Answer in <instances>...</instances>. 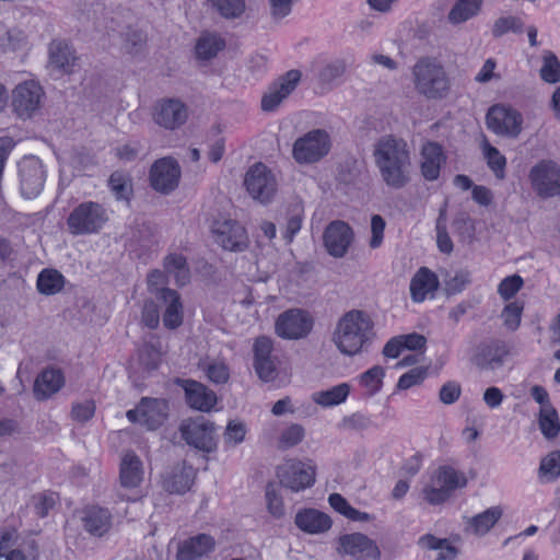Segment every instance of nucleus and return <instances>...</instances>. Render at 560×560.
Instances as JSON below:
<instances>
[{
    "label": "nucleus",
    "instance_id": "nucleus-49",
    "mask_svg": "<svg viewBox=\"0 0 560 560\" xmlns=\"http://www.w3.org/2000/svg\"><path fill=\"white\" fill-rule=\"evenodd\" d=\"M385 371L380 365H374L361 375V384L368 389L370 396L380 392Z\"/></svg>",
    "mask_w": 560,
    "mask_h": 560
},
{
    "label": "nucleus",
    "instance_id": "nucleus-42",
    "mask_svg": "<svg viewBox=\"0 0 560 560\" xmlns=\"http://www.w3.org/2000/svg\"><path fill=\"white\" fill-rule=\"evenodd\" d=\"M560 477V451H552L541 458L538 478L541 482H555Z\"/></svg>",
    "mask_w": 560,
    "mask_h": 560
},
{
    "label": "nucleus",
    "instance_id": "nucleus-39",
    "mask_svg": "<svg viewBox=\"0 0 560 560\" xmlns=\"http://www.w3.org/2000/svg\"><path fill=\"white\" fill-rule=\"evenodd\" d=\"M503 511L500 506H492L471 517L469 525L476 535H485L501 518Z\"/></svg>",
    "mask_w": 560,
    "mask_h": 560
},
{
    "label": "nucleus",
    "instance_id": "nucleus-43",
    "mask_svg": "<svg viewBox=\"0 0 560 560\" xmlns=\"http://www.w3.org/2000/svg\"><path fill=\"white\" fill-rule=\"evenodd\" d=\"M211 7L224 19L234 20L246 10L245 0H209Z\"/></svg>",
    "mask_w": 560,
    "mask_h": 560
},
{
    "label": "nucleus",
    "instance_id": "nucleus-58",
    "mask_svg": "<svg viewBox=\"0 0 560 560\" xmlns=\"http://www.w3.org/2000/svg\"><path fill=\"white\" fill-rule=\"evenodd\" d=\"M523 279L518 275H513L504 278L498 288V293L504 300L513 298L522 288Z\"/></svg>",
    "mask_w": 560,
    "mask_h": 560
},
{
    "label": "nucleus",
    "instance_id": "nucleus-28",
    "mask_svg": "<svg viewBox=\"0 0 560 560\" xmlns=\"http://www.w3.org/2000/svg\"><path fill=\"white\" fill-rule=\"evenodd\" d=\"M195 478V468L186 462L179 463L164 479V489L170 493L183 494L194 485Z\"/></svg>",
    "mask_w": 560,
    "mask_h": 560
},
{
    "label": "nucleus",
    "instance_id": "nucleus-46",
    "mask_svg": "<svg viewBox=\"0 0 560 560\" xmlns=\"http://www.w3.org/2000/svg\"><path fill=\"white\" fill-rule=\"evenodd\" d=\"M303 206L300 202H294L288 208V219H287V228L284 232V238L288 243H291L296 235V233L301 230L302 220H303Z\"/></svg>",
    "mask_w": 560,
    "mask_h": 560
},
{
    "label": "nucleus",
    "instance_id": "nucleus-18",
    "mask_svg": "<svg viewBox=\"0 0 560 560\" xmlns=\"http://www.w3.org/2000/svg\"><path fill=\"white\" fill-rule=\"evenodd\" d=\"M315 474V467L303 462H291L277 469L280 483L295 492L312 487Z\"/></svg>",
    "mask_w": 560,
    "mask_h": 560
},
{
    "label": "nucleus",
    "instance_id": "nucleus-13",
    "mask_svg": "<svg viewBox=\"0 0 560 560\" xmlns=\"http://www.w3.org/2000/svg\"><path fill=\"white\" fill-rule=\"evenodd\" d=\"M21 192L25 198H35L42 191L46 171L42 161L36 156H25L18 165Z\"/></svg>",
    "mask_w": 560,
    "mask_h": 560
},
{
    "label": "nucleus",
    "instance_id": "nucleus-22",
    "mask_svg": "<svg viewBox=\"0 0 560 560\" xmlns=\"http://www.w3.org/2000/svg\"><path fill=\"white\" fill-rule=\"evenodd\" d=\"M187 118V107L179 100H163L154 107L153 120L165 129L174 130L184 125Z\"/></svg>",
    "mask_w": 560,
    "mask_h": 560
},
{
    "label": "nucleus",
    "instance_id": "nucleus-1",
    "mask_svg": "<svg viewBox=\"0 0 560 560\" xmlns=\"http://www.w3.org/2000/svg\"><path fill=\"white\" fill-rule=\"evenodd\" d=\"M373 158L382 180L393 189H401L411 179V154L408 143L393 135L378 138L373 144Z\"/></svg>",
    "mask_w": 560,
    "mask_h": 560
},
{
    "label": "nucleus",
    "instance_id": "nucleus-14",
    "mask_svg": "<svg viewBox=\"0 0 560 560\" xmlns=\"http://www.w3.org/2000/svg\"><path fill=\"white\" fill-rule=\"evenodd\" d=\"M509 353L510 347L505 341L490 339L475 347L470 361L480 370L494 371L504 364Z\"/></svg>",
    "mask_w": 560,
    "mask_h": 560
},
{
    "label": "nucleus",
    "instance_id": "nucleus-53",
    "mask_svg": "<svg viewBox=\"0 0 560 560\" xmlns=\"http://www.w3.org/2000/svg\"><path fill=\"white\" fill-rule=\"evenodd\" d=\"M523 305L518 302L509 303L502 311L504 326L509 330H516L521 324Z\"/></svg>",
    "mask_w": 560,
    "mask_h": 560
},
{
    "label": "nucleus",
    "instance_id": "nucleus-35",
    "mask_svg": "<svg viewBox=\"0 0 560 560\" xmlns=\"http://www.w3.org/2000/svg\"><path fill=\"white\" fill-rule=\"evenodd\" d=\"M75 56L70 49L68 44L63 42L54 40L49 45V66L61 70L63 72H70L74 65Z\"/></svg>",
    "mask_w": 560,
    "mask_h": 560
},
{
    "label": "nucleus",
    "instance_id": "nucleus-50",
    "mask_svg": "<svg viewBox=\"0 0 560 560\" xmlns=\"http://www.w3.org/2000/svg\"><path fill=\"white\" fill-rule=\"evenodd\" d=\"M109 187L117 199L129 200L132 192L131 182L122 173L115 172L108 179Z\"/></svg>",
    "mask_w": 560,
    "mask_h": 560
},
{
    "label": "nucleus",
    "instance_id": "nucleus-56",
    "mask_svg": "<svg viewBox=\"0 0 560 560\" xmlns=\"http://www.w3.org/2000/svg\"><path fill=\"white\" fill-rule=\"evenodd\" d=\"M471 282L468 270H458L453 277L445 281V292L453 295L462 292Z\"/></svg>",
    "mask_w": 560,
    "mask_h": 560
},
{
    "label": "nucleus",
    "instance_id": "nucleus-15",
    "mask_svg": "<svg viewBox=\"0 0 560 560\" xmlns=\"http://www.w3.org/2000/svg\"><path fill=\"white\" fill-rule=\"evenodd\" d=\"M337 552L355 560H380L381 550L376 542L361 533L341 535L338 539Z\"/></svg>",
    "mask_w": 560,
    "mask_h": 560
},
{
    "label": "nucleus",
    "instance_id": "nucleus-5",
    "mask_svg": "<svg viewBox=\"0 0 560 560\" xmlns=\"http://www.w3.org/2000/svg\"><path fill=\"white\" fill-rule=\"evenodd\" d=\"M107 220V212L102 205L85 201L71 211L67 219V225L73 235L92 234L97 233Z\"/></svg>",
    "mask_w": 560,
    "mask_h": 560
},
{
    "label": "nucleus",
    "instance_id": "nucleus-60",
    "mask_svg": "<svg viewBox=\"0 0 560 560\" xmlns=\"http://www.w3.org/2000/svg\"><path fill=\"white\" fill-rule=\"evenodd\" d=\"M346 69L347 66L343 60H336L322 69L319 78L323 82L330 83L334 80L341 78L345 74Z\"/></svg>",
    "mask_w": 560,
    "mask_h": 560
},
{
    "label": "nucleus",
    "instance_id": "nucleus-11",
    "mask_svg": "<svg viewBox=\"0 0 560 560\" xmlns=\"http://www.w3.org/2000/svg\"><path fill=\"white\" fill-rule=\"evenodd\" d=\"M168 410L166 399L143 397L137 408L128 410L126 416L130 422H138L149 430H155L166 421Z\"/></svg>",
    "mask_w": 560,
    "mask_h": 560
},
{
    "label": "nucleus",
    "instance_id": "nucleus-21",
    "mask_svg": "<svg viewBox=\"0 0 560 560\" xmlns=\"http://www.w3.org/2000/svg\"><path fill=\"white\" fill-rule=\"evenodd\" d=\"M273 342L267 336H259L253 345L254 369L258 377L270 382L277 376L276 358L272 355Z\"/></svg>",
    "mask_w": 560,
    "mask_h": 560
},
{
    "label": "nucleus",
    "instance_id": "nucleus-57",
    "mask_svg": "<svg viewBox=\"0 0 560 560\" xmlns=\"http://www.w3.org/2000/svg\"><path fill=\"white\" fill-rule=\"evenodd\" d=\"M39 549L35 540H31L23 548H16L5 555V560H38Z\"/></svg>",
    "mask_w": 560,
    "mask_h": 560
},
{
    "label": "nucleus",
    "instance_id": "nucleus-63",
    "mask_svg": "<svg viewBox=\"0 0 560 560\" xmlns=\"http://www.w3.org/2000/svg\"><path fill=\"white\" fill-rule=\"evenodd\" d=\"M427 375V370L422 368H415L410 370L409 372L402 374L397 383V387L399 389H408L412 387L413 385L419 384L421 381L424 380Z\"/></svg>",
    "mask_w": 560,
    "mask_h": 560
},
{
    "label": "nucleus",
    "instance_id": "nucleus-37",
    "mask_svg": "<svg viewBox=\"0 0 560 560\" xmlns=\"http://www.w3.org/2000/svg\"><path fill=\"white\" fill-rule=\"evenodd\" d=\"M225 47L224 39L211 33L202 34L196 44V55L199 59L210 60Z\"/></svg>",
    "mask_w": 560,
    "mask_h": 560
},
{
    "label": "nucleus",
    "instance_id": "nucleus-4",
    "mask_svg": "<svg viewBox=\"0 0 560 560\" xmlns=\"http://www.w3.org/2000/svg\"><path fill=\"white\" fill-rule=\"evenodd\" d=\"M466 485L467 478L464 472L450 465H443L432 474L430 483L422 489L423 499L431 505H439L447 501L453 491Z\"/></svg>",
    "mask_w": 560,
    "mask_h": 560
},
{
    "label": "nucleus",
    "instance_id": "nucleus-30",
    "mask_svg": "<svg viewBox=\"0 0 560 560\" xmlns=\"http://www.w3.org/2000/svg\"><path fill=\"white\" fill-rule=\"evenodd\" d=\"M439 284L436 275L429 268L421 267L410 281L412 301L417 303L423 302L429 294H434Z\"/></svg>",
    "mask_w": 560,
    "mask_h": 560
},
{
    "label": "nucleus",
    "instance_id": "nucleus-41",
    "mask_svg": "<svg viewBox=\"0 0 560 560\" xmlns=\"http://www.w3.org/2000/svg\"><path fill=\"white\" fill-rule=\"evenodd\" d=\"M63 276L55 269H44L37 278V289L40 293L52 295L62 290Z\"/></svg>",
    "mask_w": 560,
    "mask_h": 560
},
{
    "label": "nucleus",
    "instance_id": "nucleus-10",
    "mask_svg": "<svg viewBox=\"0 0 560 560\" xmlns=\"http://www.w3.org/2000/svg\"><path fill=\"white\" fill-rule=\"evenodd\" d=\"M313 325L314 320L308 312L291 308L278 316L275 329L277 335L283 339L298 340L307 337Z\"/></svg>",
    "mask_w": 560,
    "mask_h": 560
},
{
    "label": "nucleus",
    "instance_id": "nucleus-12",
    "mask_svg": "<svg viewBox=\"0 0 560 560\" xmlns=\"http://www.w3.org/2000/svg\"><path fill=\"white\" fill-rule=\"evenodd\" d=\"M529 179L541 198L560 195V167L553 161L544 160L532 167Z\"/></svg>",
    "mask_w": 560,
    "mask_h": 560
},
{
    "label": "nucleus",
    "instance_id": "nucleus-8",
    "mask_svg": "<svg viewBox=\"0 0 560 560\" xmlns=\"http://www.w3.org/2000/svg\"><path fill=\"white\" fill-rule=\"evenodd\" d=\"M244 186L249 196L260 203L270 202L277 192V180L273 173L260 162L247 170Z\"/></svg>",
    "mask_w": 560,
    "mask_h": 560
},
{
    "label": "nucleus",
    "instance_id": "nucleus-24",
    "mask_svg": "<svg viewBox=\"0 0 560 560\" xmlns=\"http://www.w3.org/2000/svg\"><path fill=\"white\" fill-rule=\"evenodd\" d=\"M185 392V398L189 407L208 412L217 404V395L202 383L194 380H177Z\"/></svg>",
    "mask_w": 560,
    "mask_h": 560
},
{
    "label": "nucleus",
    "instance_id": "nucleus-48",
    "mask_svg": "<svg viewBox=\"0 0 560 560\" xmlns=\"http://www.w3.org/2000/svg\"><path fill=\"white\" fill-rule=\"evenodd\" d=\"M540 78L548 83L560 81V62L552 51H545Z\"/></svg>",
    "mask_w": 560,
    "mask_h": 560
},
{
    "label": "nucleus",
    "instance_id": "nucleus-54",
    "mask_svg": "<svg viewBox=\"0 0 560 560\" xmlns=\"http://www.w3.org/2000/svg\"><path fill=\"white\" fill-rule=\"evenodd\" d=\"M246 435L245 423L236 420L229 421L223 433L224 442L229 445L235 446L242 443Z\"/></svg>",
    "mask_w": 560,
    "mask_h": 560
},
{
    "label": "nucleus",
    "instance_id": "nucleus-44",
    "mask_svg": "<svg viewBox=\"0 0 560 560\" xmlns=\"http://www.w3.org/2000/svg\"><path fill=\"white\" fill-rule=\"evenodd\" d=\"M539 428L546 439H553L560 431L557 410L552 406L540 409Z\"/></svg>",
    "mask_w": 560,
    "mask_h": 560
},
{
    "label": "nucleus",
    "instance_id": "nucleus-40",
    "mask_svg": "<svg viewBox=\"0 0 560 560\" xmlns=\"http://www.w3.org/2000/svg\"><path fill=\"white\" fill-rule=\"evenodd\" d=\"M164 269L167 273L174 276L178 285H185L189 282L190 272L186 258L180 254H170L164 258Z\"/></svg>",
    "mask_w": 560,
    "mask_h": 560
},
{
    "label": "nucleus",
    "instance_id": "nucleus-2",
    "mask_svg": "<svg viewBox=\"0 0 560 560\" xmlns=\"http://www.w3.org/2000/svg\"><path fill=\"white\" fill-rule=\"evenodd\" d=\"M374 324L363 311L347 312L338 322L332 341L347 355L359 353L374 337Z\"/></svg>",
    "mask_w": 560,
    "mask_h": 560
},
{
    "label": "nucleus",
    "instance_id": "nucleus-59",
    "mask_svg": "<svg viewBox=\"0 0 560 560\" xmlns=\"http://www.w3.org/2000/svg\"><path fill=\"white\" fill-rule=\"evenodd\" d=\"M32 503L36 515L45 517L56 504V497L52 492H44L33 495Z\"/></svg>",
    "mask_w": 560,
    "mask_h": 560
},
{
    "label": "nucleus",
    "instance_id": "nucleus-45",
    "mask_svg": "<svg viewBox=\"0 0 560 560\" xmlns=\"http://www.w3.org/2000/svg\"><path fill=\"white\" fill-rule=\"evenodd\" d=\"M512 32L515 34H522L524 32V22L521 18L514 15L500 16L492 25V36L500 38L506 33Z\"/></svg>",
    "mask_w": 560,
    "mask_h": 560
},
{
    "label": "nucleus",
    "instance_id": "nucleus-6",
    "mask_svg": "<svg viewBox=\"0 0 560 560\" xmlns=\"http://www.w3.org/2000/svg\"><path fill=\"white\" fill-rule=\"evenodd\" d=\"M330 148L329 133L324 129H313L294 141L292 155L299 164H313L325 158Z\"/></svg>",
    "mask_w": 560,
    "mask_h": 560
},
{
    "label": "nucleus",
    "instance_id": "nucleus-55",
    "mask_svg": "<svg viewBox=\"0 0 560 560\" xmlns=\"http://www.w3.org/2000/svg\"><path fill=\"white\" fill-rule=\"evenodd\" d=\"M267 508L270 514L280 518L284 514L282 498L276 489L275 483L270 482L266 487Z\"/></svg>",
    "mask_w": 560,
    "mask_h": 560
},
{
    "label": "nucleus",
    "instance_id": "nucleus-7",
    "mask_svg": "<svg viewBox=\"0 0 560 560\" xmlns=\"http://www.w3.org/2000/svg\"><path fill=\"white\" fill-rule=\"evenodd\" d=\"M182 439L190 446L205 453H212L217 450V440L214 436V423L205 417L195 419L188 418L179 425Z\"/></svg>",
    "mask_w": 560,
    "mask_h": 560
},
{
    "label": "nucleus",
    "instance_id": "nucleus-51",
    "mask_svg": "<svg viewBox=\"0 0 560 560\" xmlns=\"http://www.w3.org/2000/svg\"><path fill=\"white\" fill-rule=\"evenodd\" d=\"M208 378L215 384H225L230 378V369L224 362L211 361L202 364Z\"/></svg>",
    "mask_w": 560,
    "mask_h": 560
},
{
    "label": "nucleus",
    "instance_id": "nucleus-20",
    "mask_svg": "<svg viewBox=\"0 0 560 560\" xmlns=\"http://www.w3.org/2000/svg\"><path fill=\"white\" fill-rule=\"evenodd\" d=\"M44 95L42 86L35 81L19 84L13 91L12 106L20 117H31L39 108Z\"/></svg>",
    "mask_w": 560,
    "mask_h": 560
},
{
    "label": "nucleus",
    "instance_id": "nucleus-19",
    "mask_svg": "<svg viewBox=\"0 0 560 560\" xmlns=\"http://www.w3.org/2000/svg\"><path fill=\"white\" fill-rule=\"evenodd\" d=\"M213 233L217 243L224 249L243 252L248 247L249 241L246 230L236 221L224 220L222 222H215Z\"/></svg>",
    "mask_w": 560,
    "mask_h": 560
},
{
    "label": "nucleus",
    "instance_id": "nucleus-33",
    "mask_svg": "<svg viewBox=\"0 0 560 560\" xmlns=\"http://www.w3.org/2000/svg\"><path fill=\"white\" fill-rule=\"evenodd\" d=\"M160 301L166 306L163 315L164 326L170 329L179 327L183 323V305L177 291L163 290Z\"/></svg>",
    "mask_w": 560,
    "mask_h": 560
},
{
    "label": "nucleus",
    "instance_id": "nucleus-27",
    "mask_svg": "<svg viewBox=\"0 0 560 560\" xmlns=\"http://www.w3.org/2000/svg\"><path fill=\"white\" fill-rule=\"evenodd\" d=\"M143 480V466L140 457L132 451L124 454L119 467V481L121 487L135 489Z\"/></svg>",
    "mask_w": 560,
    "mask_h": 560
},
{
    "label": "nucleus",
    "instance_id": "nucleus-26",
    "mask_svg": "<svg viewBox=\"0 0 560 560\" xmlns=\"http://www.w3.org/2000/svg\"><path fill=\"white\" fill-rule=\"evenodd\" d=\"M445 162L446 156L440 143L428 141L422 145L420 151V172L425 180H436Z\"/></svg>",
    "mask_w": 560,
    "mask_h": 560
},
{
    "label": "nucleus",
    "instance_id": "nucleus-52",
    "mask_svg": "<svg viewBox=\"0 0 560 560\" xmlns=\"http://www.w3.org/2000/svg\"><path fill=\"white\" fill-rule=\"evenodd\" d=\"M305 435V430L301 424L293 423L285 428L279 436V448L285 450L299 444Z\"/></svg>",
    "mask_w": 560,
    "mask_h": 560
},
{
    "label": "nucleus",
    "instance_id": "nucleus-36",
    "mask_svg": "<svg viewBox=\"0 0 560 560\" xmlns=\"http://www.w3.org/2000/svg\"><path fill=\"white\" fill-rule=\"evenodd\" d=\"M482 3L483 0H456L448 12V22L457 25L477 16L481 11Z\"/></svg>",
    "mask_w": 560,
    "mask_h": 560
},
{
    "label": "nucleus",
    "instance_id": "nucleus-32",
    "mask_svg": "<svg viewBox=\"0 0 560 560\" xmlns=\"http://www.w3.org/2000/svg\"><path fill=\"white\" fill-rule=\"evenodd\" d=\"M83 525L86 532L94 536H103L112 526V514L101 506L88 508L84 512Z\"/></svg>",
    "mask_w": 560,
    "mask_h": 560
},
{
    "label": "nucleus",
    "instance_id": "nucleus-17",
    "mask_svg": "<svg viewBox=\"0 0 560 560\" xmlns=\"http://www.w3.org/2000/svg\"><path fill=\"white\" fill-rule=\"evenodd\" d=\"M302 73L300 70L292 69L272 82L268 91L261 97V109L264 112H275L298 86Z\"/></svg>",
    "mask_w": 560,
    "mask_h": 560
},
{
    "label": "nucleus",
    "instance_id": "nucleus-62",
    "mask_svg": "<svg viewBox=\"0 0 560 560\" xmlns=\"http://www.w3.org/2000/svg\"><path fill=\"white\" fill-rule=\"evenodd\" d=\"M371 419L360 412L345 417L340 423V428L346 430L361 431L366 430L371 425Z\"/></svg>",
    "mask_w": 560,
    "mask_h": 560
},
{
    "label": "nucleus",
    "instance_id": "nucleus-9",
    "mask_svg": "<svg viewBox=\"0 0 560 560\" xmlns=\"http://www.w3.org/2000/svg\"><path fill=\"white\" fill-rule=\"evenodd\" d=\"M486 124L495 135L514 139L522 131L523 116L512 106L494 104L487 112Z\"/></svg>",
    "mask_w": 560,
    "mask_h": 560
},
{
    "label": "nucleus",
    "instance_id": "nucleus-34",
    "mask_svg": "<svg viewBox=\"0 0 560 560\" xmlns=\"http://www.w3.org/2000/svg\"><path fill=\"white\" fill-rule=\"evenodd\" d=\"M418 546L422 549L438 551L434 560H455L459 553V549L452 545L448 539L438 538L431 534L421 536Z\"/></svg>",
    "mask_w": 560,
    "mask_h": 560
},
{
    "label": "nucleus",
    "instance_id": "nucleus-31",
    "mask_svg": "<svg viewBox=\"0 0 560 560\" xmlns=\"http://www.w3.org/2000/svg\"><path fill=\"white\" fill-rule=\"evenodd\" d=\"M295 525L308 534H320L331 527L330 517L318 510L305 509L295 516Z\"/></svg>",
    "mask_w": 560,
    "mask_h": 560
},
{
    "label": "nucleus",
    "instance_id": "nucleus-64",
    "mask_svg": "<svg viewBox=\"0 0 560 560\" xmlns=\"http://www.w3.org/2000/svg\"><path fill=\"white\" fill-rule=\"evenodd\" d=\"M294 0H269V12L273 21L279 22L288 16Z\"/></svg>",
    "mask_w": 560,
    "mask_h": 560
},
{
    "label": "nucleus",
    "instance_id": "nucleus-61",
    "mask_svg": "<svg viewBox=\"0 0 560 560\" xmlns=\"http://www.w3.org/2000/svg\"><path fill=\"white\" fill-rule=\"evenodd\" d=\"M148 289L152 294L156 295L158 300H161V293L163 290H171L165 287L166 277L163 271L154 269L149 272L147 277Z\"/></svg>",
    "mask_w": 560,
    "mask_h": 560
},
{
    "label": "nucleus",
    "instance_id": "nucleus-3",
    "mask_svg": "<svg viewBox=\"0 0 560 560\" xmlns=\"http://www.w3.org/2000/svg\"><path fill=\"white\" fill-rule=\"evenodd\" d=\"M415 90L427 100H443L451 91L444 66L435 58L422 57L412 67Z\"/></svg>",
    "mask_w": 560,
    "mask_h": 560
},
{
    "label": "nucleus",
    "instance_id": "nucleus-25",
    "mask_svg": "<svg viewBox=\"0 0 560 560\" xmlns=\"http://www.w3.org/2000/svg\"><path fill=\"white\" fill-rule=\"evenodd\" d=\"M215 539L208 534H198L178 544L176 560H201L215 549Z\"/></svg>",
    "mask_w": 560,
    "mask_h": 560
},
{
    "label": "nucleus",
    "instance_id": "nucleus-29",
    "mask_svg": "<svg viewBox=\"0 0 560 560\" xmlns=\"http://www.w3.org/2000/svg\"><path fill=\"white\" fill-rule=\"evenodd\" d=\"M65 384V377L59 369H45L34 382L33 393L37 400H45L60 390Z\"/></svg>",
    "mask_w": 560,
    "mask_h": 560
},
{
    "label": "nucleus",
    "instance_id": "nucleus-16",
    "mask_svg": "<svg viewBox=\"0 0 560 560\" xmlns=\"http://www.w3.org/2000/svg\"><path fill=\"white\" fill-rule=\"evenodd\" d=\"M179 177L180 166L171 156L156 160L150 168L152 188L165 195L172 192L178 186Z\"/></svg>",
    "mask_w": 560,
    "mask_h": 560
},
{
    "label": "nucleus",
    "instance_id": "nucleus-47",
    "mask_svg": "<svg viewBox=\"0 0 560 560\" xmlns=\"http://www.w3.org/2000/svg\"><path fill=\"white\" fill-rule=\"evenodd\" d=\"M483 154L487 159L489 168L494 173L497 178L503 179L505 176L506 159L499 150L487 141L483 144Z\"/></svg>",
    "mask_w": 560,
    "mask_h": 560
},
{
    "label": "nucleus",
    "instance_id": "nucleus-38",
    "mask_svg": "<svg viewBox=\"0 0 560 560\" xmlns=\"http://www.w3.org/2000/svg\"><path fill=\"white\" fill-rule=\"evenodd\" d=\"M350 393V386L341 383L326 390L315 392L312 399L322 407H332L343 402Z\"/></svg>",
    "mask_w": 560,
    "mask_h": 560
},
{
    "label": "nucleus",
    "instance_id": "nucleus-23",
    "mask_svg": "<svg viewBox=\"0 0 560 560\" xmlns=\"http://www.w3.org/2000/svg\"><path fill=\"white\" fill-rule=\"evenodd\" d=\"M324 244L334 257H343L350 246L353 232L348 223L337 220L331 222L324 232Z\"/></svg>",
    "mask_w": 560,
    "mask_h": 560
}]
</instances>
